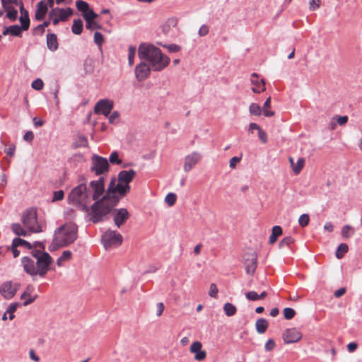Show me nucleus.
<instances>
[{"mask_svg": "<svg viewBox=\"0 0 362 362\" xmlns=\"http://www.w3.org/2000/svg\"><path fill=\"white\" fill-rule=\"evenodd\" d=\"M90 187L93 191V195L88 191L87 186L85 184H80L75 187L68 196L69 204L78 207L83 211L90 214L91 208H88V204L91 199L98 201L99 197L105 192V179L100 177L97 180H93L90 182ZM90 218V214H88Z\"/></svg>", "mask_w": 362, "mask_h": 362, "instance_id": "7ed1b4c3", "label": "nucleus"}, {"mask_svg": "<svg viewBox=\"0 0 362 362\" xmlns=\"http://www.w3.org/2000/svg\"><path fill=\"white\" fill-rule=\"evenodd\" d=\"M114 107V102L110 99H100L95 105L94 112L96 114H103L108 117Z\"/></svg>", "mask_w": 362, "mask_h": 362, "instance_id": "9b49d317", "label": "nucleus"}, {"mask_svg": "<svg viewBox=\"0 0 362 362\" xmlns=\"http://www.w3.org/2000/svg\"><path fill=\"white\" fill-rule=\"evenodd\" d=\"M64 192L63 190L55 191L53 193L52 201L55 202V201L62 200L64 199Z\"/></svg>", "mask_w": 362, "mask_h": 362, "instance_id": "5fc2aeb1", "label": "nucleus"}, {"mask_svg": "<svg viewBox=\"0 0 362 362\" xmlns=\"http://www.w3.org/2000/svg\"><path fill=\"white\" fill-rule=\"evenodd\" d=\"M348 245L345 243H341L336 251L335 255L337 258L340 259L343 257L344 254L348 251Z\"/></svg>", "mask_w": 362, "mask_h": 362, "instance_id": "58836bf2", "label": "nucleus"}, {"mask_svg": "<svg viewBox=\"0 0 362 362\" xmlns=\"http://www.w3.org/2000/svg\"><path fill=\"white\" fill-rule=\"evenodd\" d=\"M83 18L86 22L94 20L98 17V14H96L92 9L90 8L86 11L83 14Z\"/></svg>", "mask_w": 362, "mask_h": 362, "instance_id": "c03bdc74", "label": "nucleus"}, {"mask_svg": "<svg viewBox=\"0 0 362 362\" xmlns=\"http://www.w3.org/2000/svg\"><path fill=\"white\" fill-rule=\"evenodd\" d=\"M136 55V47L130 46L128 49V62L129 66H132L134 62Z\"/></svg>", "mask_w": 362, "mask_h": 362, "instance_id": "ea45409f", "label": "nucleus"}, {"mask_svg": "<svg viewBox=\"0 0 362 362\" xmlns=\"http://www.w3.org/2000/svg\"><path fill=\"white\" fill-rule=\"evenodd\" d=\"M130 217L127 209L120 208L114 211L113 220L115 226L120 228Z\"/></svg>", "mask_w": 362, "mask_h": 362, "instance_id": "ddd939ff", "label": "nucleus"}, {"mask_svg": "<svg viewBox=\"0 0 362 362\" xmlns=\"http://www.w3.org/2000/svg\"><path fill=\"white\" fill-rule=\"evenodd\" d=\"M165 202L169 205L173 206L176 202V195L174 193H169L165 198Z\"/></svg>", "mask_w": 362, "mask_h": 362, "instance_id": "8fccbe9b", "label": "nucleus"}, {"mask_svg": "<svg viewBox=\"0 0 362 362\" xmlns=\"http://www.w3.org/2000/svg\"><path fill=\"white\" fill-rule=\"evenodd\" d=\"M243 262L247 274L252 275L257 268V255L255 252L250 251L243 255Z\"/></svg>", "mask_w": 362, "mask_h": 362, "instance_id": "9d476101", "label": "nucleus"}, {"mask_svg": "<svg viewBox=\"0 0 362 362\" xmlns=\"http://www.w3.org/2000/svg\"><path fill=\"white\" fill-rule=\"evenodd\" d=\"M10 250L12 251L13 257L16 258L19 256L20 251L17 249V247H14L13 244L11 245V246H8L5 247H0V254L3 253L4 252L8 251Z\"/></svg>", "mask_w": 362, "mask_h": 362, "instance_id": "79ce46f5", "label": "nucleus"}, {"mask_svg": "<svg viewBox=\"0 0 362 362\" xmlns=\"http://www.w3.org/2000/svg\"><path fill=\"white\" fill-rule=\"evenodd\" d=\"M19 9H20V12L21 13V16L20 17V22L21 23V28L23 30H28L29 26H30V19L28 17V13L23 8V4H21Z\"/></svg>", "mask_w": 362, "mask_h": 362, "instance_id": "b1692460", "label": "nucleus"}, {"mask_svg": "<svg viewBox=\"0 0 362 362\" xmlns=\"http://www.w3.org/2000/svg\"><path fill=\"white\" fill-rule=\"evenodd\" d=\"M305 163V160L302 158H299L296 162V163L293 165L292 170L296 175L300 173L302 170Z\"/></svg>", "mask_w": 362, "mask_h": 362, "instance_id": "e433bc0d", "label": "nucleus"}, {"mask_svg": "<svg viewBox=\"0 0 362 362\" xmlns=\"http://www.w3.org/2000/svg\"><path fill=\"white\" fill-rule=\"evenodd\" d=\"M20 287V284L16 283L14 286L11 281H6L0 286V293L6 299L12 298Z\"/></svg>", "mask_w": 362, "mask_h": 362, "instance_id": "f8f14e48", "label": "nucleus"}, {"mask_svg": "<svg viewBox=\"0 0 362 362\" xmlns=\"http://www.w3.org/2000/svg\"><path fill=\"white\" fill-rule=\"evenodd\" d=\"M138 55L140 59H145L154 71L164 69L170 62V58L161 50L151 44L142 43L139 45Z\"/></svg>", "mask_w": 362, "mask_h": 362, "instance_id": "20e7f679", "label": "nucleus"}, {"mask_svg": "<svg viewBox=\"0 0 362 362\" xmlns=\"http://www.w3.org/2000/svg\"><path fill=\"white\" fill-rule=\"evenodd\" d=\"M35 291V288L32 285H28L25 291L21 296L22 300H24L23 305L24 306L28 305L37 298V296L36 294H33Z\"/></svg>", "mask_w": 362, "mask_h": 362, "instance_id": "a211bd4d", "label": "nucleus"}, {"mask_svg": "<svg viewBox=\"0 0 362 362\" xmlns=\"http://www.w3.org/2000/svg\"><path fill=\"white\" fill-rule=\"evenodd\" d=\"M282 234V228L279 226H275L272 228V234L269 236V242L270 244H274L276 240L279 236Z\"/></svg>", "mask_w": 362, "mask_h": 362, "instance_id": "cd10ccee", "label": "nucleus"}, {"mask_svg": "<svg viewBox=\"0 0 362 362\" xmlns=\"http://www.w3.org/2000/svg\"><path fill=\"white\" fill-rule=\"evenodd\" d=\"M320 0H310L309 2V8L311 11H315L320 7Z\"/></svg>", "mask_w": 362, "mask_h": 362, "instance_id": "680f3d73", "label": "nucleus"}, {"mask_svg": "<svg viewBox=\"0 0 362 362\" xmlns=\"http://www.w3.org/2000/svg\"><path fill=\"white\" fill-rule=\"evenodd\" d=\"M109 160L112 164L119 165L122 163V160L119 158V154L117 151H113L111 153Z\"/></svg>", "mask_w": 362, "mask_h": 362, "instance_id": "a18cd8bd", "label": "nucleus"}, {"mask_svg": "<svg viewBox=\"0 0 362 362\" xmlns=\"http://www.w3.org/2000/svg\"><path fill=\"white\" fill-rule=\"evenodd\" d=\"M101 26L93 20L86 22V28L89 30L100 29Z\"/></svg>", "mask_w": 362, "mask_h": 362, "instance_id": "13d9d810", "label": "nucleus"}, {"mask_svg": "<svg viewBox=\"0 0 362 362\" xmlns=\"http://www.w3.org/2000/svg\"><path fill=\"white\" fill-rule=\"evenodd\" d=\"M31 86L35 90H40L43 88V81L40 78H37L33 81Z\"/></svg>", "mask_w": 362, "mask_h": 362, "instance_id": "864d4df0", "label": "nucleus"}, {"mask_svg": "<svg viewBox=\"0 0 362 362\" xmlns=\"http://www.w3.org/2000/svg\"><path fill=\"white\" fill-rule=\"evenodd\" d=\"M130 190L129 185L119 182L113 177L107 189L105 194L91 205L90 221L93 223L103 221L106 216L117 205L119 199Z\"/></svg>", "mask_w": 362, "mask_h": 362, "instance_id": "f257e3e1", "label": "nucleus"}, {"mask_svg": "<svg viewBox=\"0 0 362 362\" xmlns=\"http://www.w3.org/2000/svg\"><path fill=\"white\" fill-rule=\"evenodd\" d=\"M18 305V303H11L7 308V310L6 312L7 313H9V317H8L9 320H12L15 317V315L13 313L16 310Z\"/></svg>", "mask_w": 362, "mask_h": 362, "instance_id": "49530a36", "label": "nucleus"}, {"mask_svg": "<svg viewBox=\"0 0 362 362\" xmlns=\"http://www.w3.org/2000/svg\"><path fill=\"white\" fill-rule=\"evenodd\" d=\"M77 226L74 223H67L54 230L51 247L53 249L64 247L73 243L77 238Z\"/></svg>", "mask_w": 362, "mask_h": 362, "instance_id": "39448f33", "label": "nucleus"}, {"mask_svg": "<svg viewBox=\"0 0 362 362\" xmlns=\"http://www.w3.org/2000/svg\"><path fill=\"white\" fill-rule=\"evenodd\" d=\"M240 158L235 156L230 158V167L231 168H235L236 164L240 161Z\"/></svg>", "mask_w": 362, "mask_h": 362, "instance_id": "774afa93", "label": "nucleus"}, {"mask_svg": "<svg viewBox=\"0 0 362 362\" xmlns=\"http://www.w3.org/2000/svg\"><path fill=\"white\" fill-rule=\"evenodd\" d=\"M71 31L76 35H80L83 31V22L81 19H74L71 27Z\"/></svg>", "mask_w": 362, "mask_h": 362, "instance_id": "2f4dec72", "label": "nucleus"}, {"mask_svg": "<svg viewBox=\"0 0 362 362\" xmlns=\"http://www.w3.org/2000/svg\"><path fill=\"white\" fill-rule=\"evenodd\" d=\"M268 322L264 318H259L256 321L255 327L259 334H264L268 328Z\"/></svg>", "mask_w": 362, "mask_h": 362, "instance_id": "bb28decb", "label": "nucleus"}, {"mask_svg": "<svg viewBox=\"0 0 362 362\" xmlns=\"http://www.w3.org/2000/svg\"><path fill=\"white\" fill-rule=\"evenodd\" d=\"M271 105V98L269 97L264 102L262 107V112L265 117H272L274 115V111L269 110Z\"/></svg>", "mask_w": 362, "mask_h": 362, "instance_id": "72a5a7b5", "label": "nucleus"}, {"mask_svg": "<svg viewBox=\"0 0 362 362\" xmlns=\"http://www.w3.org/2000/svg\"><path fill=\"white\" fill-rule=\"evenodd\" d=\"M245 297L249 300L255 301V300H259L257 293L254 291H249V292L246 293H245Z\"/></svg>", "mask_w": 362, "mask_h": 362, "instance_id": "4d7b16f0", "label": "nucleus"}, {"mask_svg": "<svg viewBox=\"0 0 362 362\" xmlns=\"http://www.w3.org/2000/svg\"><path fill=\"white\" fill-rule=\"evenodd\" d=\"M275 346V342L273 339H269L264 346V349L266 351H272Z\"/></svg>", "mask_w": 362, "mask_h": 362, "instance_id": "e2e57ef3", "label": "nucleus"}, {"mask_svg": "<svg viewBox=\"0 0 362 362\" xmlns=\"http://www.w3.org/2000/svg\"><path fill=\"white\" fill-rule=\"evenodd\" d=\"M119 112L117 111H114L110 116H109V118H108V120H109V122L110 124H115L116 123L118 119H119Z\"/></svg>", "mask_w": 362, "mask_h": 362, "instance_id": "6e6d98bb", "label": "nucleus"}, {"mask_svg": "<svg viewBox=\"0 0 362 362\" xmlns=\"http://www.w3.org/2000/svg\"><path fill=\"white\" fill-rule=\"evenodd\" d=\"M163 47L166 48L170 52H177L180 50V47L175 44L170 45H162L160 44Z\"/></svg>", "mask_w": 362, "mask_h": 362, "instance_id": "603ef678", "label": "nucleus"}, {"mask_svg": "<svg viewBox=\"0 0 362 362\" xmlns=\"http://www.w3.org/2000/svg\"><path fill=\"white\" fill-rule=\"evenodd\" d=\"M11 230L18 236H26L28 233L20 223L12 224Z\"/></svg>", "mask_w": 362, "mask_h": 362, "instance_id": "c85d7f7f", "label": "nucleus"}, {"mask_svg": "<svg viewBox=\"0 0 362 362\" xmlns=\"http://www.w3.org/2000/svg\"><path fill=\"white\" fill-rule=\"evenodd\" d=\"M23 30L18 25H13L9 27H7L4 31L3 35H6L11 34L13 36H21V33Z\"/></svg>", "mask_w": 362, "mask_h": 362, "instance_id": "a878e982", "label": "nucleus"}, {"mask_svg": "<svg viewBox=\"0 0 362 362\" xmlns=\"http://www.w3.org/2000/svg\"><path fill=\"white\" fill-rule=\"evenodd\" d=\"M209 28L206 25H202L198 32L200 37H204L209 33Z\"/></svg>", "mask_w": 362, "mask_h": 362, "instance_id": "052dcab7", "label": "nucleus"}, {"mask_svg": "<svg viewBox=\"0 0 362 362\" xmlns=\"http://www.w3.org/2000/svg\"><path fill=\"white\" fill-rule=\"evenodd\" d=\"M72 253L69 250H64L61 257V259H63L64 261H67L71 258Z\"/></svg>", "mask_w": 362, "mask_h": 362, "instance_id": "0e129e2a", "label": "nucleus"}, {"mask_svg": "<svg viewBox=\"0 0 362 362\" xmlns=\"http://www.w3.org/2000/svg\"><path fill=\"white\" fill-rule=\"evenodd\" d=\"M355 233V229L349 225L344 226L341 229V236L349 238Z\"/></svg>", "mask_w": 362, "mask_h": 362, "instance_id": "473e14b6", "label": "nucleus"}, {"mask_svg": "<svg viewBox=\"0 0 362 362\" xmlns=\"http://www.w3.org/2000/svg\"><path fill=\"white\" fill-rule=\"evenodd\" d=\"M76 8L78 11L83 13V14L87 11V10L89 8V5L87 2L84 1H76Z\"/></svg>", "mask_w": 362, "mask_h": 362, "instance_id": "37998d69", "label": "nucleus"}, {"mask_svg": "<svg viewBox=\"0 0 362 362\" xmlns=\"http://www.w3.org/2000/svg\"><path fill=\"white\" fill-rule=\"evenodd\" d=\"M136 175V172L131 169L129 170H122L118 174V180L119 182L125 183L126 185H129L130 182L133 180Z\"/></svg>", "mask_w": 362, "mask_h": 362, "instance_id": "4be33fe9", "label": "nucleus"}, {"mask_svg": "<svg viewBox=\"0 0 362 362\" xmlns=\"http://www.w3.org/2000/svg\"><path fill=\"white\" fill-rule=\"evenodd\" d=\"M47 12V4L44 1H40L37 4L35 17L37 21L42 20Z\"/></svg>", "mask_w": 362, "mask_h": 362, "instance_id": "5701e85b", "label": "nucleus"}, {"mask_svg": "<svg viewBox=\"0 0 362 362\" xmlns=\"http://www.w3.org/2000/svg\"><path fill=\"white\" fill-rule=\"evenodd\" d=\"M218 288H217V286L215 284H211L210 285V289H209V295L211 296V297H213V298H216V296H217V293H218Z\"/></svg>", "mask_w": 362, "mask_h": 362, "instance_id": "bf43d9fd", "label": "nucleus"}, {"mask_svg": "<svg viewBox=\"0 0 362 362\" xmlns=\"http://www.w3.org/2000/svg\"><path fill=\"white\" fill-rule=\"evenodd\" d=\"M202 346L199 341H194L190 346V351L195 354L194 359L199 361L206 358V352L202 350Z\"/></svg>", "mask_w": 362, "mask_h": 362, "instance_id": "6ab92c4d", "label": "nucleus"}, {"mask_svg": "<svg viewBox=\"0 0 362 362\" xmlns=\"http://www.w3.org/2000/svg\"><path fill=\"white\" fill-rule=\"evenodd\" d=\"M16 146L14 144H11L8 148L5 149V152L7 155L13 156L15 153Z\"/></svg>", "mask_w": 362, "mask_h": 362, "instance_id": "338daca9", "label": "nucleus"}, {"mask_svg": "<svg viewBox=\"0 0 362 362\" xmlns=\"http://www.w3.org/2000/svg\"><path fill=\"white\" fill-rule=\"evenodd\" d=\"M47 48L54 52L58 49L59 44L57 41V37L54 33H49L47 35Z\"/></svg>", "mask_w": 362, "mask_h": 362, "instance_id": "393cba45", "label": "nucleus"}, {"mask_svg": "<svg viewBox=\"0 0 362 362\" xmlns=\"http://www.w3.org/2000/svg\"><path fill=\"white\" fill-rule=\"evenodd\" d=\"M12 244L14 247H23L28 249H31L32 247V245L29 242L20 238H14L12 241Z\"/></svg>", "mask_w": 362, "mask_h": 362, "instance_id": "7c9ffc66", "label": "nucleus"}, {"mask_svg": "<svg viewBox=\"0 0 362 362\" xmlns=\"http://www.w3.org/2000/svg\"><path fill=\"white\" fill-rule=\"evenodd\" d=\"M3 8L7 11L6 17L15 21L18 16V11L12 7V4H18V0H1Z\"/></svg>", "mask_w": 362, "mask_h": 362, "instance_id": "f3484780", "label": "nucleus"}, {"mask_svg": "<svg viewBox=\"0 0 362 362\" xmlns=\"http://www.w3.org/2000/svg\"><path fill=\"white\" fill-rule=\"evenodd\" d=\"M294 242V239L291 236H287L283 238L279 243V247L282 248L285 246H289Z\"/></svg>", "mask_w": 362, "mask_h": 362, "instance_id": "de8ad7c7", "label": "nucleus"}, {"mask_svg": "<svg viewBox=\"0 0 362 362\" xmlns=\"http://www.w3.org/2000/svg\"><path fill=\"white\" fill-rule=\"evenodd\" d=\"M301 338L302 334L296 328L288 329L283 334V339L286 344L296 343Z\"/></svg>", "mask_w": 362, "mask_h": 362, "instance_id": "2eb2a0df", "label": "nucleus"}, {"mask_svg": "<svg viewBox=\"0 0 362 362\" xmlns=\"http://www.w3.org/2000/svg\"><path fill=\"white\" fill-rule=\"evenodd\" d=\"M296 312L293 308H286L284 309V316L286 320H291L295 316Z\"/></svg>", "mask_w": 362, "mask_h": 362, "instance_id": "09e8293b", "label": "nucleus"}, {"mask_svg": "<svg viewBox=\"0 0 362 362\" xmlns=\"http://www.w3.org/2000/svg\"><path fill=\"white\" fill-rule=\"evenodd\" d=\"M309 223V216L306 214H303L300 216L298 218V223L300 226L305 227Z\"/></svg>", "mask_w": 362, "mask_h": 362, "instance_id": "3c124183", "label": "nucleus"}, {"mask_svg": "<svg viewBox=\"0 0 362 362\" xmlns=\"http://www.w3.org/2000/svg\"><path fill=\"white\" fill-rule=\"evenodd\" d=\"M151 67L146 62H141L135 67L136 78L139 81L146 79L150 74Z\"/></svg>", "mask_w": 362, "mask_h": 362, "instance_id": "4468645a", "label": "nucleus"}, {"mask_svg": "<svg viewBox=\"0 0 362 362\" xmlns=\"http://www.w3.org/2000/svg\"><path fill=\"white\" fill-rule=\"evenodd\" d=\"M201 159V155L197 152H192L185 158L184 170L190 171Z\"/></svg>", "mask_w": 362, "mask_h": 362, "instance_id": "dca6fc26", "label": "nucleus"}, {"mask_svg": "<svg viewBox=\"0 0 362 362\" xmlns=\"http://www.w3.org/2000/svg\"><path fill=\"white\" fill-rule=\"evenodd\" d=\"M177 20L175 18H168L161 26L162 32L165 35H172L173 29L176 28Z\"/></svg>", "mask_w": 362, "mask_h": 362, "instance_id": "412c9836", "label": "nucleus"}, {"mask_svg": "<svg viewBox=\"0 0 362 362\" xmlns=\"http://www.w3.org/2000/svg\"><path fill=\"white\" fill-rule=\"evenodd\" d=\"M12 244L14 247H23L28 249H31L32 247V245L29 242L20 238H14L12 241Z\"/></svg>", "mask_w": 362, "mask_h": 362, "instance_id": "c756f323", "label": "nucleus"}, {"mask_svg": "<svg viewBox=\"0 0 362 362\" xmlns=\"http://www.w3.org/2000/svg\"><path fill=\"white\" fill-rule=\"evenodd\" d=\"M258 136H259V139L263 142V143H266L267 141V134L265 133V132H264L262 129H259L258 130Z\"/></svg>", "mask_w": 362, "mask_h": 362, "instance_id": "69168bd1", "label": "nucleus"}, {"mask_svg": "<svg viewBox=\"0 0 362 362\" xmlns=\"http://www.w3.org/2000/svg\"><path fill=\"white\" fill-rule=\"evenodd\" d=\"M249 112L251 115L255 116H259L262 114L260 106L255 103H252L250 105Z\"/></svg>", "mask_w": 362, "mask_h": 362, "instance_id": "4c0bfd02", "label": "nucleus"}, {"mask_svg": "<svg viewBox=\"0 0 362 362\" xmlns=\"http://www.w3.org/2000/svg\"><path fill=\"white\" fill-rule=\"evenodd\" d=\"M74 13L73 10L68 7L66 8L56 7L49 12V18L53 25H57L60 21H66Z\"/></svg>", "mask_w": 362, "mask_h": 362, "instance_id": "6e6552de", "label": "nucleus"}, {"mask_svg": "<svg viewBox=\"0 0 362 362\" xmlns=\"http://www.w3.org/2000/svg\"><path fill=\"white\" fill-rule=\"evenodd\" d=\"M257 77L258 76L256 73H253L251 75V83L254 85L252 90L254 93H259L265 90V83L263 79L259 81Z\"/></svg>", "mask_w": 362, "mask_h": 362, "instance_id": "aec40b11", "label": "nucleus"}, {"mask_svg": "<svg viewBox=\"0 0 362 362\" xmlns=\"http://www.w3.org/2000/svg\"><path fill=\"white\" fill-rule=\"evenodd\" d=\"M74 145L76 148L87 147L88 145V141L85 136L80 135L77 137Z\"/></svg>", "mask_w": 362, "mask_h": 362, "instance_id": "c9c22d12", "label": "nucleus"}, {"mask_svg": "<svg viewBox=\"0 0 362 362\" xmlns=\"http://www.w3.org/2000/svg\"><path fill=\"white\" fill-rule=\"evenodd\" d=\"M104 42V37L100 32H95L94 33V42L98 45V48L102 49V45Z\"/></svg>", "mask_w": 362, "mask_h": 362, "instance_id": "a19ab883", "label": "nucleus"}, {"mask_svg": "<svg viewBox=\"0 0 362 362\" xmlns=\"http://www.w3.org/2000/svg\"><path fill=\"white\" fill-rule=\"evenodd\" d=\"M122 240V235L115 230H108L102 236V241L106 250L112 247H118Z\"/></svg>", "mask_w": 362, "mask_h": 362, "instance_id": "1a4fd4ad", "label": "nucleus"}, {"mask_svg": "<svg viewBox=\"0 0 362 362\" xmlns=\"http://www.w3.org/2000/svg\"><path fill=\"white\" fill-rule=\"evenodd\" d=\"M91 163L90 170L96 175H101L109 171L110 165L106 158L93 154L91 158Z\"/></svg>", "mask_w": 362, "mask_h": 362, "instance_id": "0eeeda50", "label": "nucleus"}, {"mask_svg": "<svg viewBox=\"0 0 362 362\" xmlns=\"http://www.w3.org/2000/svg\"><path fill=\"white\" fill-rule=\"evenodd\" d=\"M223 310L227 316L230 317L235 314L237 309L232 303H226L223 306Z\"/></svg>", "mask_w": 362, "mask_h": 362, "instance_id": "f704fd0d", "label": "nucleus"}, {"mask_svg": "<svg viewBox=\"0 0 362 362\" xmlns=\"http://www.w3.org/2000/svg\"><path fill=\"white\" fill-rule=\"evenodd\" d=\"M22 222L30 233H39L42 231L41 226L37 219V212L33 209L25 211L22 215Z\"/></svg>", "mask_w": 362, "mask_h": 362, "instance_id": "423d86ee", "label": "nucleus"}, {"mask_svg": "<svg viewBox=\"0 0 362 362\" xmlns=\"http://www.w3.org/2000/svg\"><path fill=\"white\" fill-rule=\"evenodd\" d=\"M30 250V253L21 258L23 271L33 277H44L52 263V257L44 251L43 243L40 242H35Z\"/></svg>", "mask_w": 362, "mask_h": 362, "instance_id": "f03ea898", "label": "nucleus"}]
</instances>
